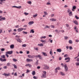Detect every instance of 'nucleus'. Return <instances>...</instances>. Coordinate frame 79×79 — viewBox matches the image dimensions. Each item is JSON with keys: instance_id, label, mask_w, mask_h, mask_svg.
<instances>
[{"instance_id": "nucleus-30", "label": "nucleus", "mask_w": 79, "mask_h": 79, "mask_svg": "<svg viewBox=\"0 0 79 79\" xmlns=\"http://www.w3.org/2000/svg\"><path fill=\"white\" fill-rule=\"evenodd\" d=\"M37 16V14H36L35 15H33V18H36Z\"/></svg>"}, {"instance_id": "nucleus-47", "label": "nucleus", "mask_w": 79, "mask_h": 79, "mask_svg": "<svg viewBox=\"0 0 79 79\" xmlns=\"http://www.w3.org/2000/svg\"><path fill=\"white\" fill-rule=\"evenodd\" d=\"M28 66L29 68H31L32 67V65H31L30 64H28Z\"/></svg>"}, {"instance_id": "nucleus-36", "label": "nucleus", "mask_w": 79, "mask_h": 79, "mask_svg": "<svg viewBox=\"0 0 79 79\" xmlns=\"http://www.w3.org/2000/svg\"><path fill=\"white\" fill-rule=\"evenodd\" d=\"M34 58H39V55L36 56H35V55H34Z\"/></svg>"}, {"instance_id": "nucleus-62", "label": "nucleus", "mask_w": 79, "mask_h": 79, "mask_svg": "<svg viewBox=\"0 0 79 79\" xmlns=\"http://www.w3.org/2000/svg\"><path fill=\"white\" fill-rule=\"evenodd\" d=\"M66 27H69V24H66Z\"/></svg>"}, {"instance_id": "nucleus-56", "label": "nucleus", "mask_w": 79, "mask_h": 79, "mask_svg": "<svg viewBox=\"0 0 79 79\" xmlns=\"http://www.w3.org/2000/svg\"><path fill=\"white\" fill-rule=\"evenodd\" d=\"M50 55H52V49H51V51L50 52Z\"/></svg>"}, {"instance_id": "nucleus-57", "label": "nucleus", "mask_w": 79, "mask_h": 79, "mask_svg": "<svg viewBox=\"0 0 79 79\" xmlns=\"http://www.w3.org/2000/svg\"><path fill=\"white\" fill-rule=\"evenodd\" d=\"M43 73H44V74H47V72H46L45 71H43Z\"/></svg>"}, {"instance_id": "nucleus-42", "label": "nucleus", "mask_w": 79, "mask_h": 79, "mask_svg": "<svg viewBox=\"0 0 79 79\" xmlns=\"http://www.w3.org/2000/svg\"><path fill=\"white\" fill-rule=\"evenodd\" d=\"M1 51L2 52H3L4 51H5V48H2L1 49Z\"/></svg>"}, {"instance_id": "nucleus-23", "label": "nucleus", "mask_w": 79, "mask_h": 79, "mask_svg": "<svg viewBox=\"0 0 79 79\" xmlns=\"http://www.w3.org/2000/svg\"><path fill=\"white\" fill-rule=\"evenodd\" d=\"M32 75H35V71H33L32 72Z\"/></svg>"}, {"instance_id": "nucleus-8", "label": "nucleus", "mask_w": 79, "mask_h": 79, "mask_svg": "<svg viewBox=\"0 0 79 79\" xmlns=\"http://www.w3.org/2000/svg\"><path fill=\"white\" fill-rule=\"evenodd\" d=\"M26 61L27 62H29V61H32L33 60L32 59H27Z\"/></svg>"}, {"instance_id": "nucleus-45", "label": "nucleus", "mask_w": 79, "mask_h": 79, "mask_svg": "<svg viewBox=\"0 0 79 79\" xmlns=\"http://www.w3.org/2000/svg\"><path fill=\"white\" fill-rule=\"evenodd\" d=\"M71 10H70V9H68V10H67V13H69V11H70Z\"/></svg>"}, {"instance_id": "nucleus-61", "label": "nucleus", "mask_w": 79, "mask_h": 79, "mask_svg": "<svg viewBox=\"0 0 79 79\" xmlns=\"http://www.w3.org/2000/svg\"><path fill=\"white\" fill-rule=\"evenodd\" d=\"M51 4L50 2H48L47 3V5H51Z\"/></svg>"}, {"instance_id": "nucleus-28", "label": "nucleus", "mask_w": 79, "mask_h": 79, "mask_svg": "<svg viewBox=\"0 0 79 79\" xmlns=\"http://www.w3.org/2000/svg\"><path fill=\"white\" fill-rule=\"evenodd\" d=\"M1 19H2V21H3V20H5L6 19V18L5 17H2Z\"/></svg>"}, {"instance_id": "nucleus-10", "label": "nucleus", "mask_w": 79, "mask_h": 79, "mask_svg": "<svg viewBox=\"0 0 79 79\" xmlns=\"http://www.w3.org/2000/svg\"><path fill=\"white\" fill-rule=\"evenodd\" d=\"M15 47V45L14 44H11L10 46V48L11 49H13V48Z\"/></svg>"}, {"instance_id": "nucleus-33", "label": "nucleus", "mask_w": 79, "mask_h": 79, "mask_svg": "<svg viewBox=\"0 0 79 79\" xmlns=\"http://www.w3.org/2000/svg\"><path fill=\"white\" fill-rule=\"evenodd\" d=\"M22 47H26V44H23L22 45Z\"/></svg>"}, {"instance_id": "nucleus-14", "label": "nucleus", "mask_w": 79, "mask_h": 79, "mask_svg": "<svg viewBox=\"0 0 79 79\" xmlns=\"http://www.w3.org/2000/svg\"><path fill=\"white\" fill-rule=\"evenodd\" d=\"M73 23H74L75 24H76L77 25H78V23H77V21L75 20L73 21Z\"/></svg>"}, {"instance_id": "nucleus-3", "label": "nucleus", "mask_w": 79, "mask_h": 79, "mask_svg": "<svg viewBox=\"0 0 79 79\" xmlns=\"http://www.w3.org/2000/svg\"><path fill=\"white\" fill-rule=\"evenodd\" d=\"M23 30H24V28H19L17 29L18 32H21V31H23Z\"/></svg>"}, {"instance_id": "nucleus-49", "label": "nucleus", "mask_w": 79, "mask_h": 79, "mask_svg": "<svg viewBox=\"0 0 79 79\" xmlns=\"http://www.w3.org/2000/svg\"><path fill=\"white\" fill-rule=\"evenodd\" d=\"M11 64V63H7V66H10V65Z\"/></svg>"}, {"instance_id": "nucleus-12", "label": "nucleus", "mask_w": 79, "mask_h": 79, "mask_svg": "<svg viewBox=\"0 0 79 79\" xmlns=\"http://www.w3.org/2000/svg\"><path fill=\"white\" fill-rule=\"evenodd\" d=\"M69 16H73V12H72V11H70V12L69 13Z\"/></svg>"}, {"instance_id": "nucleus-29", "label": "nucleus", "mask_w": 79, "mask_h": 79, "mask_svg": "<svg viewBox=\"0 0 79 79\" xmlns=\"http://www.w3.org/2000/svg\"><path fill=\"white\" fill-rule=\"evenodd\" d=\"M12 60H13V61H14L15 62H16V61H18V60L15 58H13L12 59Z\"/></svg>"}, {"instance_id": "nucleus-7", "label": "nucleus", "mask_w": 79, "mask_h": 79, "mask_svg": "<svg viewBox=\"0 0 79 79\" xmlns=\"http://www.w3.org/2000/svg\"><path fill=\"white\" fill-rule=\"evenodd\" d=\"M46 76L45 74H43L41 76V77L42 78H46Z\"/></svg>"}, {"instance_id": "nucleus-15", "label": "nucleus", "mask_w": 79, "mask_h": 79, "mask_svg": "<svg viewBox=\"0 0 79 79\" xmlns=\"http://www.w3.org/2000/svg\"><path fill=\"white\" fill-rule=\"evenodd\" d=\"M57 52L60 53V52H61V49H57Z\"/></svg>"}, {"instance_id": "nucleus-40", "label": "nucleus", "mask_w": 79, "mask_h": 79, "mask_svg": "<svg viewBox=\"0 0 79 79\" xmlns=\"http://www.w3.org/2000/svg\"><path fill=\"white\" fill-rule=\"evenodd\" d=\"M46 27H44V29H46V28H50V27L48 26H47V25H46Z\"/></svg>"}, {"instance_id": "nucleus-50", "label": "nucleus", "mask_w": 79, "mask_h": 79, "mask_svg": "<svg viewBox=\"0 0 79 79\" xmlns=\"http://www.w3.org/2000/svg\"><path fill=\"white\" fill-rule=\"evenodd\" d=\"M24 14L25 15H26V16H27V15H29V13H27L26 12L24 13Z\"/></svg>"}, {"instance_id": "nucleus-41", "label": "nucleus", "mask_w": 79, "mask_h": 79, "mask_svg": "<svg viewBox=\"0 0 79 79\" xmlns=\"http://www.w3.org/2000/svg\"><path fill=\"white\" fill-rule=\"evenodd\" d=\"M21 6H17V8H18V9H20V8H21Z\"/></svg>"}, {"instance_id": "nucleus-60", "label": "nucleus", "mask_w": 79, "mask_h": 79, "mask_svg": "<svg viewBox=\"0 0 79 79\" xmlns=\"http://www.w3.org/2000/svg\"><path fill=\"white\" fill-rule=\"evenodd\" d=\"M51 26L52 28H55V26L54 25H51Z\"/></svg>"}, {"instance_id": "nucleus-2", "label": "nucleus", "mask_w": 79, "mask_h": 79, "mask_svg": "<svg viewBox=\"0 0 79 79\" xmlns=\"http://www.w3.org/2000/svg\"><path fill=\"white\" fill-rule=\"evenodd\" d=\"M28 57L29 58H31L33 59L34 58V55H28Z\"/></svg>"}, {"instance_id": "nucleus-18", "label": "nucleus", "mask_w": 79, "mask_h": 79, "mask_svg": "<svg viewBox=\"0 0 79 79\" xmlns=\"http://www.w3.org/2000/svg\"><path fill=\"white\" fill-rule=\"evenodd\" d=\"M39 60H37L36 62L35 63V64H36V65H38V64H39Z\"/></svg>"}, {"instance_id": "nucleus-11", "label": "nucleus", "mask_w": 79, "mask_h": 79, "mask_svg": "<svg viewBox=\"0 0 79 79\" xmlns=\"http://www.w3.org/2000/svg\"><path fill=\"white\" fill-rule=\"evenodd\" d=\"M17 40V42H19V43H21V42H22V40H21V39L19 38H18Z\"/></svg>"}, {"instance_id": "nucleus-27", "label": "nucleus", "mask_w": 79, "mask_h": 79, "mask_svg": "<svg viewBox=\"0 0 79 79\" xmlns=\"http://www.w3.org/2000/svg\"><path fill=\"white\" fill-rule=\"evenodd\" d=\"M1 58H4H4H5V55H2L1 56Z\"/></svg>"}, {"instance_id": "nucleus-25", "label": "nucleus", "mask_w": 79, "mask_h": 79, "mask_svg": "<svg viewBox=\"0 0 79 79\" xmlns=\"http://www.w3.org/2000/svg\"><path fill=\"white\" fill-rule=\"evenodd\" d=\"M42 53L44 56H47V54H46V53L44 52H42Z\"/></svg>"}, {"instance_id": "nucleus-64", "label": "nucleus", "mask_w": 79, "mask_h": 79, "mask_svg": "<svg viewBox=\"0 0 79 79\" xmlns=\"http://www.w3.org/2000/svg\"><path fill=\"white\" fill-rule=\"evenodd\" d=\"M68 6H67V5H65L64 6V8H66V7H68Z\"/></svg>"}, {"instance_id": "nucleus-4", "label": "nucleus", "mask_w": 79, "mask_h": 79, "mask_svg": "<svg viewBox=\"0 0 79 79\" xmlns=\"http://www.w3.org/2000/svg\"><path fill=\"white\" fill-rule=\"evenodd\" d=\"M6 54H8V55H11V54H12L13 53V51H10L7 52L6 53Z\"/></svg>"}, {"instance_id": "nucleus-26", "label": "nucleus", "mask_w": 79, "mask_h": 79, "mask_svg": "<svg viewBox=\"0 0 79 79\" xmlns=\"http://www.w3.org/2000/svg\"><path fill=\"white\" fill-rule=\"evenodd\" d=\"M70 60V58L69 57H66L65 59V60Z\"/></svg>"}, {"instance_id": "nucleus-37", "label": "nucleus", "mask_w": 79, "mask_h": 79, "mask_svg": "<svg viewBox=\"0 0 79 79\" xmlns=\"http://www.w3.org/2000/svg\"><path fill=\"white\" fill-rule=\"evenodd\" d=\"M75 18H76V19H79V18L76 15L75 16Z\"/></svg>"}, {"instance_id": "nucleus-46", "label": "nucleus", "mask_w": 79, "mask_h": 79, "mask_svg": "<svg viewBox=\"0 0 79 79\" xmlns=\"http://www.w3.org/2000/svg\"><path fill=\"white\" fill-rule=\"evenodd\" d=\"M69 44H72V40H69Z\"/></svg>"}, {"instance_id": "nucleus-55", "label": "nucleus", "mask_w": 79, "mask_h": 79, "mask_svg": "<svg viewBox=\"0 0 79 79\" xmlns=\"http://www.w3.org/2000/svg\"><path fill=\"white\" fill-rule=\"evenodd\" d=\"M3 68H4V69H6L7 68V66H5L3 67Z\"/></svg>"}, {"instance_id": "nucleus-44", "label": "nucleus", "mask_w": 79, "mask_h": 79, "mask_svg": "<svg viewBox=\"0 0 79 79\" xmlns=\"http://www.w3.org/2000/svg\"><path fill=\"white\" fill-rule=\"evenodd\" d=\"M76 66H79V62L76 63Z\"/></svg>"}, {"instance_id": "nucleus-17", "label": "nucleus", "mask_w": 79, "mask_h": 79, "mask_svg": "<svg viewBox=\"0 0 79 79\" xmlns=\"http://www.w3.org/2000/svg\"><path fill=\"white\" fill-rule=\"evenodd\" d=\"M34 29H32L30 31V33H32L33 34H34Z\"/></svg>"}, {"instance_id": "nucleus-59", "label": "nucleus", "mask_w": 79, "mask_h": 79, "mask_svg": "<svg viewBox=\"0 0 79 79\" xmlns=\"http://www.w3.org/2000/svg\"><path fill=\"white\" fill-rule=\"evenodd\" d=\"M55 32H57V33H59V32H58V30L56 29L55 31Z\"/></svg>"}, {"instance_id": "nucleus-24", "label": "nucleus", "mask_w": 79, "mask_h": 79, "mask_svg": "<svg viewBox=\"0 0 79 79\" xmlns=\"http://www.w3.org/2000/svg\"><path fill=\"white\" fill-rule=\"evenodd\" d=\"M15 69H17V66L15 64H12Z\"/></svg>"}, {"instance_id": "nucleus-6", "label": "nucleus", "mask_w": 79, "mask_h": 79, "mask_svg": "<svg viewBox=\"0 0 79 79\" xmlns=\"http://www.w3.org/2000/svg\"><path fill=\"white\" fill-rule=\"evenodd\" d=\"M60 68L59 67H57L55 69V73H57L58 72V71L57 70H60Z\"/></svg>"}, {"instance_id": "nucleus-53", "label": "nucleus", "mask_w": 79, "mask_h": 79, "mask_svg": "<svg viewBox=\"0 0 79 79\" xmlns=\"http://www.w3.org/2000/svg\"><path fill=\"white\" fill-rule=\"evenodd\" d=\"M37 69H40V66H38L37 67Z\"/></svg>"}, {"instance_id": "nucleus-35", "label": "nucleus", "mask_w": 79, "mask_h": 79, "mask_svg": "<svg viewBox=\"0 0 79 79\" xmlns=\"http://www.w3.org/2000/svg\"><path fill=\"white\" fill-rule=\"evenodd\" d=\"M43 38H44V39H45L46 38V36H42L40 37L41 39H42Z\"/></svg>"}, {"instance_id": "nucleus-34", "label": "nucleus", "mask_w": 79, "mask_h": 79, "mask_svg": "<svg viewBox=\"0 0 79 79\" xmlns=\"http://www.w3.org/2000/svg\"><path fill=\"white\" fill-rule=\"evenodd\" d=\"M33 79H38V77H35V76H34L33 77Z\"/></svg>"}, {"instance_id": "nucleus-9", "label": "nucleus", "mask_w": 79, "mask_h": 79, "mask_svg": "<svg viewBox=\"0 0 79 79\" xmlns=\"http://www.w3.org/2000/svg\"><path fill=\"white\" fill-rule=\"evenodd\" d=\"M0 60L2 61V62H3V61H6V59H2V58H0Z\"/></svg>"}, {"instance_id": "nucleus-48", "label": "nucleus", "mask_w": 79, "mask_h": 79, "mask_svg": "<svg viewBox=\"0 0 79 79\" xmlns=\"http://www.w3.org/2000/svg\"><path fill=\"white\" fill-rule=\"evenodd\" d=\"M23 34H27V32H25L24 31H23Z\"/></svg>"}, {"instance_id": "nucleus-19", "label": "nucleus", "mask_w": 79, "mask_h": 79, "mask_svg": "<svg viewBox=\"0 0 79 79\" xmlns=\"http://www.w3.org/2000/svg\"><path fill=\"white\" fill-rule=\"evenodd\" d=\"M38 58L40 60H42V56H41L40 55H38Z\"/></svg>"}, {"instance_id": "nucleus-16", "label": "nucleus", "mask_w": 79, "mask_h": 79, "mask_svg": "<svg viewBox=\"0 0 79 79\" xmlns=\"http://www.w3.org/2000/svg\"><path fill=\"white\" fill-rule=\"evenodd\" d=\"M38 45L39 47H43L44 46V44H43L42 43L41 44H38Z\"/></svg>"}, {"instance_id": "nucleus-51", "label": "nucleus", "mask_w": 79, "mask_h": 79, "mask_svg": "<svg viewBox=\"0 0 79 79\" xmlns=\"http://www.w3.org/2000/svg\"><path fill=\"white\" fill-rule=\"evenodd\" d=\"M68 38V36H64V39L65 40H66Z\"/></svg>"}, {"instance_id": "nucleus-39", "label": "nucleus", "mask_w": 79, "mask_h": 79, "mask_svg": "<svg viewBox=\"0 0 79 79\" xmlns=\"http://www.w3.org/2000/svg\"><path fill=\"white\" fill-rule=\"evenodd\" d=\"M15 28H19V25H17L15 26Z\"/></svg>"}, {"instance_id": "nucleus-31", "label": "nucleus", "mask_w": 79, "mask_h": 79, "mask_svg": "<svg viewBox=\"0 0 79 79\" xmlns=\"http://www.w3.org/2000/svg\"><path fill=\"white\" fill-rule=\"evenodd\" d=\"M27 3L28 4H30V5H31V3H32V2L31 1L27 2Z\"/></svg>"}, {"instance_id": "nucleus-21", "label": "nucleus", "mask_w": 79, "mask_h": 79, "mask_svg": "<svg viewBox=\"0 0 79 79\" xmlns=\"http://www.w3.org/2000/svg\"><path fill=\"white\" fill-rule=\"evenodd\" d=\"M34 23V22L33 21H31L29 22L28 23L29 24H30V25H31V24H32Z\"/></svg>"}, {"instance_id": "nucleus-1", "label": "nucleus", "mask_w": 79, "mask_h": 79, "mask_svg": "<svg viewBox=\"0 0 79 79\" xmlns=\"http://www.w3.org/2000/svg\"><path fill=\"white\" fill-rule=\"evenodd\" d=\"M10 73H8V74L6 73H4L2 74V75L3 76H5L6 77V76H10Z\"/></svg>"}, {"instance_id": "nucleus-20", "label": "nucleus", "mask_w": 79, "mask_h": 79, "mask_svg": "<svg viewBox=\"0 0 79 79\" xmlns=\"http://www.w3.org/2000/svg\"><path fill=\"white\" fill-rule=\"evenodd\" d=\"M44 67H45V68H46V69H49V67H48V66L46 65H44Z\"/></svg>"}, {"instance_id": "nucleus-5", "label": "nucleus", "mask_w": 79, "mask_h": 79, "mask_svg": "<svg viewBox=\"0 0 79 79\" xmlns=\"http://www.w3.org/2000/svg\"><path fill=\"white\" fill-rule=\"evenodd\" d=\"M64 68L65 69V71H68V68L67 66V65L66 64H65L64 65Z\"/></svg>"}, {"instance_id": "nucleus-22", "label": "nucleus", "mask_w": 79, "mask_h": 79, "mask_svg": "<svg viewBox=\"0 0 79 79\" xmlns=\"http://www.w3.org/2000/svg\"><path fill=\"white\" fill-rule=\"evenodd\" d=\"M60 73L62 76H65V74L62 72H60Z\"/></svg>"}, {"instance_id": "nucleus-63", "label": "nucleus", "mask_w": 79, "mask_h": 79, "mask_svg": "<svg viewBox=\"0 0 79 79\" xmlns=\"http://www.w3.org/2000/svg\"><path fill=\"white\" fill-rule=\"evenodd\" d=\"M44 13L45 14V15H47V12H44Z\"/></svg>"}, {"instance_id": "nucleus-43", "label": "nucleus", "mask_w": 79, "mask_h": 79, "mask_svg": "<svg viewBox=\"0 0 79 79\" xmlns=\"http://www.w3.org/2000/svg\"><path fill=\"white\" fill-rule=\"evenodd\" d=\"M76 8V6H73V9H74V10H75Z\"/></svg>"}, {"instance_id": "nucleus-38", "label": "nucleus", "mask_w": 79, "mask_h": 79, "mask_svg": "<svg viewBox=\"0 0 79 79\" xmlns=\"http://www.w3.org/2000/svg\"><path fill=\"white\" fill-rule=\"evenodd\" d=\"M69 48L70 50H73V47L71 46H70L69 47Z\"/></svg>"}, {"instance_id": "nucleus-13", "label": "nucleus", "mask_w": 79, "mask_h": 79, "mask_svg": "<svg viewBox=\"0 0 79 79\" xmlns=\"http://www.w3.org/2000/svg\"><path fill=\"white\" fill-rule=\"evenodd\" d=\"M50 21H56V19H50Z\"/></svg>"}, {"instance_id": "nucleus-52", "label": "nucleus", "mask_w": 79, "mask_h": 79, "mask_svg": "<svg viewBox=\"0 0 79 79\" xmlns=\"http://www.w3.org/2000/svg\"><path fill=\"white\" fill-rule=\"evenodd\" d=\"M29 71H29V70L28 69L27 70V72H26L27 74V73H29Z\"/></svg>"}, {"instance_id": "nucleus-58", "label": "nucleus", "mask_w": 79, "mask_h": 79, "mask_svg": "<svg viewBox=\"0 0 79 79\" xmlns=\"http://www.w3.org/2000/svg\"><path fill=\"white\" fill-rule=\"evenodd\" d=\"M2 29H0V34H1L2 32Z\"/></svg>"}, {"instance_id": "nucleus-54", "label": "nucleus", "mask_w": 79, "mask_h": 79, "mask_svg": "<svg viewBox=\"0 0 79 79\" xmlns=\"http://www.w3.org/2000/svg\"><path fill=\"white\" fill-rule=\"evenodd\" d=\"M23 27H27V25H25L23 26Z\"/></svg>"}, {"instance_id": "nucleus-32", "label": "nucleus", "mask_w": 79, "mask_h": 79, "mask_svg": "<svg viewBox=\"0 0 79 79\" xmlns=\"http://www.w3.org/2000/svg\"><path fill=\"white\" fill-rule=\"evenodd\" d=\"M40 41H41V42H42L43 43H44V44H45V40H40Z\"/></svg>"}]
</instances>
